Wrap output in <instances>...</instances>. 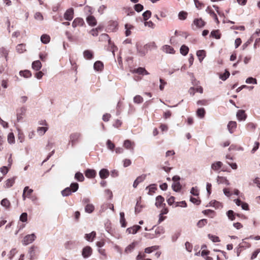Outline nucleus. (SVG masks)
Here are the masks:
<instances>
[{
  "mask_svg": "<svg viewBox=\"0 0 260 260\" xmlns=\"http://www.w3.org/2000/svg\"><path fill=\"white\" fill-rule=\"evenodd\" d=\"M102 39L107 40L109 43V49L112 51L113 55H114V52L117 50V48L112 43L109 39V36L107 34H104L101 35Z\"/></svg>",
  "mask_w": 260,
  "mask_h": 260,
  "instance_id": "1",
  "label": "nucleus"
},
{
  "mask_svg": "<svg viewBox=\"0 0 260 260\" xmlns=\"http://www.w3.org/2000/svg\"><path fill=\"white\" fill-rule=\"evenodd\" d=\"M36 237L34 234L25 236L22 240L23 244L27 245L31 243L36 239Z\"/></svg>",
  "mask_w": 260,
  "mask_h": 260,
  "instance_id": "2",
  "label": "nucleus"
},
{
  "mask_svg": "<svg viewBox=\"0 0 260 260\" xmlns=\"http://www.w3.org/2000/svg\"><path fill=\"white\" fill-rule=\"evenodd\" d=\"M80 137L81 134L80 133H75L72 134L70 136V142L71 143L72 145H75L78 141Z\"/></svg>",
  "mask_w": 260,
  "mask_h": 260,
  "instance_id": "3",
  "label": "nucleus"
},
{
  "mask_svg": "<svg viewBox=\"0 0 260 260\" xmlns=\"http://www.w3.org/2000/svg\"><path fill=\"white\" fill-rule=\"evenodd\" d=\"M74 9L72 8H69L65 12L63 16L64 18L67 20H71L74 17Z\"/></svg>",
  "mask_w": 260,
  "mask_h": 260,
  "instance_id": "4",
  "label": "nucleus"
},
{
  "mask_svg": "<svg viewBox=\"0 0 260 260\" xmlns=\"http://www.w3.org/2000/svg\"><path fill=\"white\" fill-rule=\"evenodd\" d=\"M92 253V249L89 246H86L83 249L82 255L84 258L88 257Z\"/></svg>",
  "mask_w": 260,
  "mask_h": 260,
  "instance_id": "5",
  "label": "nucleus"
},
{
  "mask_svg": "<svg viewBox=\"0 0 260 260\" xmlns=\"http://www.w3.org/2000/svg\"><path fill=\"white\" fill-rule=\"evenodd\" d=\"M84 20L80 18H75L72 22V26L74 28H76L78 26H81L84 24Z\"/></svg>",
  "mask_w": 260,
  "mask_h": 260,
  "instance_id": "6",
  "label": "nucleus"
},
{
  "mask_svg": "<svg viewBox=\"0 0 260 260\" xmlns=\"http://www.w3.org/2000/svg\"><path fill=\"white\" fill-rule=\"evenodd\" d=\"M141 228V227L140 225H134L131 228H128L126 230V232H128L129 234H135Z\"/></svg>",
  "mask_w": 260,
  "mask_h": 260,
  "instance_id": "7",
  "label": "nucleus"
},
{
  "mask_svg": "<svg viewBox=\"0 0 260 260\" xmlns=\"http://www.w3.org/2000/svg\"><path fill=\"white\" fill-rule=\"evenodd\" d=\"M86 21H87V22L88 23V24L91 26H95L97 23V22H96V19L95 18V17H93V16H91V15L88 16L86 18Z\"/></svg>",
  "mask_w": 260,
  "mask_h": 260,
  "instance_id": "8",
  "label": "nucleus"
},
{
  "mask_svg": "<svg viewBox=\"0 0 260 260\" xmlns=\"http://www.w3.org/2000/svg\"><path fill=\"white\" fill-rule=\"evenodd\" d=\"M15 177H13V178H9L8 179H7L5 182V184H4L5 188H9V187H11V186H12L14 184V183H15Z\"/></svg>",
  "mask_w": 260,
  "mask_h": 260,
  "instance_id": "9",
  "label": "nucleus"
},
{
  "mask_svg": "<svg viewBox=\"0 0 260 260\" xmlns=\"http://www.w3.org/2000/svg\"><path fill=\"white\" fill-rule=\"evenodd\" d=\"M193 24L195 25L197 28H201L205 25V23L201 18H198L194 20Z\"/></svg>",
  "mask_w": 260,
  "mask_h": 260,
  "instance_id": "10",
  "label": "nucleus"
},
{
  "mask_svg": "<svg viewBox=\"0 0 260 260\" xmlns=\"http://www.w3.org/2000/svg\"><path fill=\"white\" fill-rule=\"evenodd\" d=\"M217 182L218 184H224L226 185L230 184L229 180L224 177L218 176L217 178Z\"/></svg>",
  "mask_w": 260,
  "mask_h": 260,
  "instance_id": "11",
  "label": "nucleus"
},
{
  "mask_svg": "<svg viewBox=\"0 0 260 260\" xmlns=\"http://www.w3.org/2000/svg\"><path fill=\"white\" fill-rule=\"evenodd\" d=\"M95 174V171L92 169H88L85 172V176L89 178L94 177Z\"/></svg>",
  "mask_w": 260,
  "mask_h": 260,
  "instance_id": "12",
  "label": "nucleus"
},
{
  "mask_svg": "<svg viewBox=\"0 0 260 260\" xmlns=\"http://www.w3.org/2000/svg\"><path fill=\"white\" fill-rule=\"evenodd\" d=\"M134 26L131 24L126 23L125 24V34L126 36H129L131 35V30L134 29Z\"/></svg>",
  "mask_w": 260,
  "mask_h": 260,
  "instance_id": "13",
  "label": "nucleus"
},
{
  "mask_svg": "<svg viewBox=\"0 0 260 260\" xmlns=\"http://www.w3.org/2000/svg\"><path fill=\"white\" fill-rule=\"evenodd\" d=\"M99 175L102 179H106L109 175V172L108 170L106 169H102L99 172Z\"/></svg>",
  "mask_w": 260,
  "mask_h": 260,
  "instance_id": "14",
  "label": "nucleus"
},
{
  "mask_svg": "<svg viewBox=\"0 0 260 260\" xmlns=\"http://www.w3.org/2000/svg\"><path fill=\"white\" fill-rule=\"evenodd\" d=\"M16 49L17 52L19 54L23 53L26 51L25 45L23 44H18L16 46Z\"/></svg>",
  "mask_w": 260,
  "mask_h": 260,
  "instance_id": "15",
  "label": "nucleus"
},
{
  "mask_svg": "<svg viewBox=\"0 0 260 260\" xmlns=\"http://www.w3.org/2000/svg\"><path fill=\"white\" fill-rule=\"evenodd\" d=\"M162 50L166 53L174 54L175 53V50L173 48L169 45L164 46L162 47Z\"/></svg>",
  "mask_w": 260,
  "mask_h": 260,
  "instance_id": "16",
  "label": "nucleus"
},
{
  "mask_svg": "<svg viewBox=\"0 0 260 260\" xmlns=\"http://www.w3.org/2000/svg\"><path fill=\"white\" fill-rule=\"evenodd\" d=\"M154 232L155 236L157 238L159 237L160 235H161L165 233V230L161 226H158L155 229Z\"/></svg>",
  "mask_w": 260,
  "mask_h": 260,
  "instance_id": "17",
  "label": "nucleus"
},
{
  "mask_svg": "<svg viewBox=\"0 0 260 260\" xmlns=\"http://www.w3.org/2000/svg\"><path fill=\"white\" fill-rule=\"evenodd\" d=\"M197 55L200 62H202L206 56V52L204 50H199L197 52Z\"/></svg>",
  "mask_w": 260,
  "mask_h": 260,
  "instance_id": "18",
  "label": "nucleus"
},
{
  "mask_svg": "<svg viewBox=\"0 0 260 260\" xmlns=\"http://www.w3.org/2000/svg\"><path fill=\"white\" fill-rule=\"evenodd\" d=\"M134 145V143L128 140L124 141L123 143L124 147L127 149H133Z\"/></svg>",
  "mask_w": 260,
  "mask_h": 260,
  "instance_id": "19",
  "label": "nucleus"
},
{
  "mask_svg": "<svg viewBox=\"0 0 260 260\" xmlns=\"http://www.w3.org/2000/svg\"><path fill=\"white\" fill-rule=\"evenodd\" d=\"M141 198H139V200H138L137 202L136 207L135 208V211L136 213H140L141 211L142 208H143V205H142L140 202V201L141 200Z\"/></svg>",
  "mask_w": 260,
  "mask_h": 260,
  "instance_id": "20",
  "label": "nucleus"
},
{
  "mask_svg": "<svg viewBox=\"0 0 260 260\" xmlns=\"http://www.w3.org/2000/svg\"><path fill=\"white\" fill-rule=\"evenodd\" d=\"M42 67L41 62L39 60H36L32 62V68L34 70L39 71Z\"/></svg>",
  "mask_w": 260,
  "mask_h": 260,
  "instance_id": "21",
  "label": "nucleus"
},
{
  "mask_svg": "<svg viewBox=\"0 0 260 260\" xmlns=\"http://www.w3.org/2000/svg\"><path fill=\"white\" fill-rule=\"evenodd\" d=\"M164 202V198L161 196H158L156 198L155 206L157 207H160Z\"/></svg>",
  "mask_w": 260,
  "mask_h": 260,
  "instance_id": "22",
  "label": "nucleus"
},
{
  "mask_svg": "<svg viewBox=\"0 0 260 260\" xmlns=\"http://www.w3.org/2000/svg\"><path fill=\"white\" fill-rule=\"evenodd\" d=\"M222 165V163L221 161H217L212 165L211 168L214 171H218L221 168Z\"/></svg>",
  "mask_w": 260,
  "mask_h": 260,
  "instance_id": "23",
  "label": "nucleus"
},
{
  "mask_svg": "<svg viewBox=\"0 0 260 260\" xmlns=\"http://www.w3.org/2000/svg\"><path fill=\"white\" fill-rule=\"evenodd\" d=\"M48 127L47 126H42L39 127L37 128V133L40 136H43L48 130Z\"/></svg>",
  "mask_w": 260,
  "mask_h": 260,
  "instance_id": "24",
  "label": "nucleus"
},
{
  "mask_svg": "<svg viewBox=\"0 0 260 260\" xmlns=\"http://www.w3.org/2000/svg\"><path fill=\"white\" fill-rule=\"evenodd\" d=\"M239 248H243L246 249L250 248L251 247V244L245 241V239H243L242 240V242L239 244Z\"/></svg>",
  "mask_w": 260,
  "mask_h": 260,
  "instance_id": "25",
  "label": "nucleus"
},
{
  "mask_svg": "<svg viewBox=\"0 0 260 260\" xmlns=\"http://www.w3.org/2000/svg\"><path fill=\"white\" fill-rule=\"evenodd\" d=\"M237 117L239 120H244L246 117L244 111L239 110L237 113Z\"/></svg>",
  "mask_w": 260,
  "mask_h": 260,
  "instance_id": "26",
  "label": "nucleus"
},
{
  "mask_svg": "<svg viewBox=\"0 0 260 260\" xmlns=\"http://www.w3.org/2000/svg\"><path fill=\"white\" fill-rule=\"evenodd\" d=\"M103 68V64L101 61H98L94 63V70L99 71H101Z\"/></svg>",
  "mask_w": 260,
  "mask_h": 260,
  "instance_id": "27",
  "label": "nucleus"
},
{
  "mask_svg": "<svg viewBox=\"0 0 260 260\" xmlns=\"http://www.w3.org/2000/svg\"><path fill=\"white\" fill-rule=\"evenodd\" d=\"M237 124L235 121H230L228 125V128L230 133H233V129H235L236 127Z\"/></svg>",
  "mask_w": 260,
  "mask_h": 260,
  "instance_id": "28",
  "label": "nucleus"
},
{
  "mask_svg": "<svg viewBox=\"0 0 260 260\" xmlns=\"http://www.w3.org/2000/svg\"><path fill=\"white\" fill-rule=\"evenodd\" d=\"M137 50L140 55L143 56L146 53L148 49L145 48L144 46L143 47L137 46Z\"/></svg>",
  "mask_w": 260,
  "mask_h": 260,
  "instance_id": "29",
  "label": "nucleus"
},
{
  "mask_svg": "<svg viewBox=\"0 0 260 260\" xmlns=\"http://www.w3.org/2000/svg\"><path fill=\"white\" fill-rule=\"evenodd\" d=\"M96 235V233L94 232H92L91 233L86 234L85 236V238L88 241H92Z\"/></svg>",
  "mask_w": 260,
  "mask_h": 260,
  "instance_id": "30",
  "label": "nucleus"
},
{
  "mask_svg": "<svg viewBox=\"0 0 260 260\" xmlns=\"http://www.w3.org/2000/svg\"><path fill=\"white\" fill-rule=\"evenodd\" d=\"M206 11L210 14V15L214 19L215 21L217 23L219 22L216 14L213 11H212L209 7L207 8Z\"/></svg>",
  "mask_w": 260,
  "mask_h": 260,
  "instance_id": "31",
  "label": "nucleus"
},
{
  "mask_svg": "<svg viewBox=\"0 0 260 260\" xmlns=\"http://www.w3.org/2000/svg\"><path fill=\"white\" fill-rule=\"evenodd\" d=\"M144 48L148 49H154L157 48L156 43L154 42H150L144 46Z\"/></svg>",
  "mask_w": 260,
  "mask_h": 260,
  "instance_id": "32",
  "label": "nucleus"
},
{
  "mask_svg": "<svg viewBox=\"0 0 260 260\" xmlns=\"http://www.w3.org/2000/svg\"><path fill=\"white\" fill-rule=\"evenodd\" d=\"M8 142L9 144H12L15 143V137L13 133H10L8 135Z\"/></svg>",
  "mask_w": 260,
  "mask_h": 260,
  "instance_id": "33",
  "label": "nucleus"
},
{
  "mask_svg": "<svg viewBox=\"0 0 260 260\" xmlns=\"http://www.w3.org/2000/svg\"><path fill=\"white\" fill-rule=\"evenodd\" d=\"M50 37L47 35H43L41 37V41L44 44H47L50 41Z\"/></svg>",
  "mask_w": 260,
  "mask_h": 260,
  "instance_id": "34",
  "label": "nucleus"
},
{
  "mask_svg": "<svg viewBox=\"0 0 260 260\" xmlns=\"http://www.w3.org/2000/svg\"><path fill=\"white\" fill-rule=\"evenodd\" d=\"M20 76L24 77V78H29L31 76V74L30 71L28 70H25L23 71H20L19 72Z\"/></svg>",
  "mask_w": 260,
  "mask_h": 260,
  "instance_id": "35",
  "label": "nucleus"
},
{
  "mask_svg": "<svg viewBox=\"0 0 260 260\" xmlns=\"http://www.w3.org/2000/svg\"><path fill=\"white\" fill-rule=\"evenodd\" d=\"M172 187L175 191H178L181 189V185L179 182H176L172 184Z\"/></svg>",
  "mask_w": 260,
  "mask_h": 260,
  "instance_id": "36",
  "label": "nucleus"
},
{
  "mask_svg": "<svg viewBox=\"0 0 260 260\" xmlns=\"http://www.w3.org/2000/svg\"><path fill=\"white\" fill-rule=\"evenodd\" d=\"M208 237L210 240L213 242H220L219 238L215 235L211 234H208Z\"/></svg>",
  "mask_w": 260,
  "mask_h": 260,
  "instance_id": "37",
  "label": "nucleus"
},
{
  "mask_svg": "<svg viewBox=\"0 0 260 260\" xmlns=\"http://www.w3.org/2000/svg\"><path fill=\"white\" fill-rule=\"evenodd\" d=\"M146 189L149 190L148 194L150 195H152V194L156 190V188L154 184L150 185L147 187Z\"/></svg>",
  "mask_w": 260,
  "mask_h": 260,
  "instance_id": "38",
  "label": "nucleus"
},
{
  "mask_svg": "<svg viewBox=\"0 0 260 260\" xmlns=\"http://www.w3.org/2000/svg\"><path fill=\"white\" fill-rule=\"evenodd\" d=\"M188 48L185 45H182L180 48V53L183 55H186L188 53Z\"/></svg>",
  "mask_w": 260,
  "mask_h": 260,
  "instance_id": "39",
  "label": "nucleus"
},
{
  "mask_svg": "<svg viewBox=\"0 0 260 260\" xmlns=\"http://www.w3.org/2000/svg\"><path fill=\"white\" fill-rule=\"evenodd\" d=\"M94 207L92 204H87L85 208L86 212L90 213L94 210Z\"/></svg>",
  "mask_w": 260,
  "mask_h": 260,
  "instance_id": "40",
  "label": "nucleus"
},
{
  "mask_svg": "<svg viewBox=\"0 0 260 260\" xmlns=\"http://www.w3.org/2000/svg\"><path fill=\"white\" fill-rule=\"evenodd\" d=\"M61 194L64 197H67L71 194V189L70 187H67L61 191Z\"/></svg>",
  "mask_w": 260,
  "mask_h": 260,
  "instance_id": "41",
  "label": "nucleus"
},
{
  "mask_svg": "<svg viewBox=\"0 0 260 260\" xmlns=\"http://www.w3.org/2000/svg\"><path fill=\"white\" fill-rule=\"evenodd\" d=\"M245 82L247 84H257V80L253 77H249L246 79Z\"/></svg>",
  "mask_w": 260,
  "mask_h": 260,
  "instance_id": "42",
  "label": "nucleus"
},
{
  "mask_svg": "<svg viewBox=\"0 0 260 260\" xmlns=\"http://www.w3.org/2000/svg\"><path fill=\"white\" fill-rule=\"evenodd\" d=\"M75 178L79 181H83L84 179L83 175L80 172L76 173Z\"/></svg>",
  "mask_w": 260,
  "mask_h": 260,
  "instance_id": "43",
  "label": "nucleus"
},
{
  "mask_svg": "<svg viewBox=\"0 0 260 260\" xmlns=\"http://www.w3.org/2000/svg\"><path fill=\"white\" fill-rule=\"evenodd\" d=\"M135 243H133L128 245L125 249V252L126 253L131 252L135 248Z\"/></svg>",
  "mask_w": 260,
  "mask_h": 260,
  "instance_id": "44",
  "label": "nucleus"
},
{
  "mask_svg": "<svg viewBox=\"0 0 260 260\" xmlns=\"http://www.w3.org/2000/svg\"><path fill=\"white\" fill-rule=\"evenodd\" d=\"M151 233H145L144 234V236L147 239H153L156 238L155 236V232L153 233V231Z\"/></svg>",
  "mask_w": 260,
  "mask_h": 260,
  "instance_id": "45",
  "label": "nucleus"
},
{
  "mask_svg": "<svg viewBox=\"0 0 260 260\" xmlns=\"http://www.w3.org/2000/svg\"><path fill=\"white\" fill-rule=\"evenodd\" d=\"M1 205L6 208H9L10 206L9 201L7 199H4L1 201Z\"/></svg>",
  "mask_w": 260,
  "mask_h": 260,
  "instance_id": "46",
  "label": "nucleus"
},
{
  "mask_svg": "<svg viewBox=\"0 0 260 260\" xmlns=\"http://www.w3.org/2000/svg\"><path fill=\"white\" fill-rule=\"evenodd\" d=\"M207 223V220L205 219H203L198 221L197 223V226L201 228L203 226H204Z\"/></svg>",
  "mask_w": 260,
  "mask_h": 260,
  "instance_id": "47",
  "label": "nucleus"
},
{
  "mask_svg": "<svg viewBox=\"0 0 260 260\" xmlns=\"http://www.w3.org/2000/svg\"><path fill=\"white\" fill-rule=\"evenodd\" d=\"M205 113V111L204 108H200L197 111V115L201 118L204 117Z\"/></svg>",
  "mask_w": 260,
  "mask_h": 260,
  "instance_id": "48",
  "label": "nucleus"
},
{
  "mask_svg": "<svg viewBox=\"0 0 260 260\" xmlns=\"http://www.w3.org/2000/svg\"><path fill=\"white\" fill-rule=\"evenodd\" d=\"M158 249V246H154L150 247H147L145 249V252L147 253H150L152 252L153 251L157 250Z\"/></svg>",
  "mask_w": 260,
  "mask_h": 260,
  "instance_id": "49",
  "label": "nucleus"
},
{
  "mask_svg": "<svg viewBox=\"0 0 260 260\" xmlns=\"http://www.w3.org/2000/svg\"><path fill=\"white\" fill-rule=\"evenodd\" d=\"M187 13L185 12H180L178 14L179 19L180 20H185L187 17Z\"/></svg>",
  "mask_w": 260,
  "mask_h": 260,
  "instance_id": "50",
  "label": "nucleus"
},
{
  "mask_svg": "<svg viewBox=\"0 0 260 260\" xmlns=\"http://www.w3.org/2000/svg\"><path fill=\"white\" fill-rule=\"evenodd\" d=\"M102 28L100 26H99L98 27L95 28V29H92L90 33L91 34V35H92L93 36H97L98 35V34H99V30H101Z\"/></svg>",
  "mask_w": 260,
  "mask_h": 260,
  "instance_id": "51",
  "label": "nucleus"
},
{
  "mask_svg": "<svg viewBox=\"0 0 260 260\" xmlns=\"http://www.w3.org/2000/svg\"><path fill=\"white\" fill-rule=\"evenodd\" d=\"M117 25L116 22H113L112 24L109 26L108 29L111 31H114L117 29Z\"/></svg>",
  "mask_w": 260,
  "mask_h": 260,
  "instance_id": "52",
  "label": "nucleus"
},
{
  "mask_svg": "<svg viewBox=\"0 0 260 260\" xmlns=\"http://www.w3.org/2000/svg\"><path fill=\"white\" fill-rule=\"evenodd\" d=\"M230 76V73L228 71H225V72L220 76V79H221L223 81H225Z\"/></svg>",
  "mask_w": 260,
  "mask_h": 260,
  "instance_id": "53",
  "label": "nucleus"
},
{
  "mask_svg": "<svg viewBox=\"0 0 260 260\" xmlns=\"http://www.w3.org/2000/svg\"><path fill=\"white\" fill-rule=\"evenodd\" d=\"M79 186L77 183H73L71 184L70 188L71 189V191L73 192L76 191L78 189Z\"/></svg>",
  "mask_w": 260,
  "mask_h": 260,
  "instance_id": "54",
  "label": "nucleus"
},
{
  "mask_svg": "<svg viewBox=\"0 0 260 260\" xmlns=\"http://www.w3.org/2000/svg\"><path fill=\"white\" fill-rule=\"evenodd\" d=\"M143 101V99L142 96L140 95H136L134 98V101L135 103L137 104L141 103Z\"/></svg>",
  "mask_w": 260,
  "mask_h": 260,
  "instance_id": "55",
  "label": "nucleus"
},
{
  "mask_svg": "<svg viewBox=\"0 0 260 260\" xmlns=\"http://www.w3.org/2000/svg\"><path fill=\"white\" fill-rule=\"evenodd\" d=\"M210 36L215 38L216 39L220 38V34L218 30H214L211 32Z\"/></svg>",
  "mask_w": 260,
  "mask_h": 260,
  "instance_id": "56",
  "label": "nucleus"
},
{
  "mask_svg": "<svg viewBox=\"0 0 260 260\" xmlns=\"http://www.w3.org/2000/svg\"><path fill=\"white\" fill-rule=\"evenodd\" d=\"M36 20L38 21H42L43 20V17L40 12H37L34 16Z\"/></svg>",
  "mask_w": 260,
  "mask_h": 260,
  "instance_id": "57",
  "label": "nucleus"
},
{
  "mask_svg": "<svg viewBox=\"0 0 260 260\" xmlns=\"http://www.w3.org/2000/svg\"><path fill=\"white\" fill-rule=\"evenodd\" d=\"M25 109H21V113L20 114H17V121H20L21 119H22L23 118V115H24V113H25Z\"/></svg>",
  "mask_w": 260,
  "mask_h": 260,
  "instance_id": "58",
  "label": "nucleus"
},
{
  "mask_svg": "<svg viewBox=\"0 0 260 260\" xmlns=\"http://www.w3.org/2000/svg\"><path fill=\"white\" fill-rule=\"evenodd\" d=\"M137 73L140 74H144V75H148V73L146 71V70L144 68H139L137 70Z\"/></svg>",
  "mask_w": 260,
  "mask_h": 260,
  "instance_id": "59",
  "label": "nucleus"
},
{
  "mask_svg": "<svg viewBox=\"0 0 260 260\" xmlns=\"http://www.w3.org/2000/svg\"><path fill=\"white\" fill-rule=\"evenodd\" d=\"M151 15V13L150 11H146L143 14V16L144 20H147L149 19Z\"/></svg>",
  "mask_w": 260,
  "mask_h": 260,
  "instance_id": "60",
  "label": "nucleus"
},
{
  "mask_svg": "<svg viewBox=\"0 0 260 260\" xmlns=\"http://www.w3.org/2000/svg\"><path fill=\"white\" fill-rule=\"evenodd\" d=\"M27 219V214L26 213H23L20 217V220L22 222H26Z\"/></svg>",
  "mask_w": 260,
  "mask_h": 260,
  "instance_id": "61",
  "label": "nucleus"
},
{
  "mask_svg": "<svg viewBox=\"0 0 260 260\" xmlns=\"http://www.w3.org/2000/svg\"><path fill=\"white\" fill-rule=\"evenodd\" d=\"M227 215L230 220H234V219H235L234 214V212L232 210L228 211V212H227Z\"/></svg>",
  "mask_w": 260,
  "mask_h": 260,
  "instance_id": "62",
  "label": "nucleus"
},
{
  "mask_svg": "<svg viewBox=\"0 0 260 260\" xmlns=\"http://www.w3.org/2000/svg\"><path fill=\"white\" fill-rule=\"evenodd\" d=\"M84 56L87 59H90L92 56V54L90 51L87 50L84 52Z\"/></svg>",
  "mask_w": 260,
  "mask_h": 260,
  "instance_id": "63",
  "label": "nucleus"
},
{
  "mask_svg": "<svg viewBox=\"0 0 260 260\" xmlns=\"http://www.w3.org/2000/svg\"><path fill=\"white\" fill-rule=\"evenodd\" d=\"M135 11L138 12H141L143 9V6L141 4H136L134 7Z\"/></svg>",
  "mask_w": 260,
  "mask_h": 260,
  "instance_id": "64",
  "label": "nucleus"
}]
</instances>
